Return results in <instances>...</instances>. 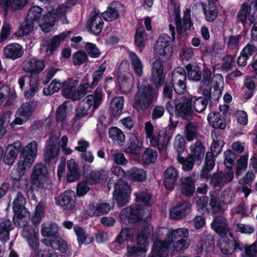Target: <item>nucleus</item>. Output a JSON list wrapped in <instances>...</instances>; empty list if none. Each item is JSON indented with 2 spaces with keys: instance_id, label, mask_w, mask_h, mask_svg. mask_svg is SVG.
Masks as SVG:
<instances>
[{
  "instance_id": "f257e3e1",
  "label": "nucleus",
  "mask_w": 257,
  "mask_h": 257,
  "mask_svg": "<svg viewBox=\"0 0 257 257\" xmlns=\"http://www.w3.org/2000/svg\"><path fill=\"white\" fill-rule=\"evenodd\" d=\"M189 230L185 227L177 229H169L165 227H160L156 231V236L158 238H162L166 236V240L169 244L172 245L173 251H181L187 249L190 246L189 240L184 238L189 236Z\"/></svg>"
},
{
  "instance_id": "f03ea898",
  "label": "nucleus",
  "mask_w": 257,
  "mask_h": 257,
  "mask_svg": "<svg viewBox=\"0 0 257 257\" xmlns=\"http://www.w3.org/2000/svg\"><path fill=\"white\" fill-rule=\"evenodd\" d=\"M176 126V123L172 124L167 127L157 129L155 132L153 125L150 122H147L145 127L146 139L151 146L157 147L159 150H162L172 138L173 130Z\"/></svg>"
},
{
  "instance_id": "7ed1b4c3",
  "label": "nucleus",
  "mask_w": 257,
  "mask_h": 257,
  "mask_svg": "<svg viewBox=\"0 0 257 257\" xmlns=\"http://www.w3.org/2000/svg\"><path fill=\"white\" fill-rule=\"evenodd\" d=\"M153 227L147 225L138 232L137 244L127 246V255L129 257H145L148 250L147 246L152 235Z\"/></svg>"
},
{
  "instance_id": "20e7f679",
  "label": "nucleus",
  "mask_w": 257,
  "mask_h": 257,
  "mask_svg": "<svg viewBox=\"0 0 257 257\" xmlns=\"http://www.w3.org/2000/svg\"><path fill=\"white\" fill-rule=\"evenodd\" d=\"M31 190L38 191L43 189H50L52 181L45 165L42 163L35 165L30 178Z\"/></svg>"
},
{
  "instance_id": "39448f33",
  "label": "nucleus",
  "mask_w": 257,
  "mask_h": 257,
  "mask_svg": "<svg viewBox=\"0 0 257 257\" xmlns=\"http://www.w3.org/2000/svg\"><path fill=\"white\" fill-rule=\"evenodd\" d=\"M37 154L38 144L35 141H31L22 149L19 161L17 164V170L20 176L24 175L26 170L31 167Z\"/></svg>"
},
{
  "instance_id": "423d86ee",
  "label": "nucleus",
  "mask_w": 257,
  "mask_h": 257,
  "mask_svg": "<svg viewBox=\"0 0 257 257\" xmlns=\"http://www.w3.org/2000/svg\"><path fill=\"white\" fill-rule=\"evenodd\" d=\"M192 101L185 96H181L175 100V107L170 101L166 104V108L170 113L174 111L176 114L188 121L192 118L193 110L191 107Z\"/></svg>"
},
{
  "instance_id": "0eeeda50",
  "label": "nucleus",
  "mask_w": 257,
  "mask_h": 257,
  "mask_svg": "<svg viewBox=\"0 0 257 257\" xmlns=\"http://www.w3.org/2000/svg\"><path fill=\"white\" fill-rule=\"evenodd\" d=\"M153 98L152 87L149 84H139L135 95L133 107L138 111H144L151 105Z\"/></svg>"
},
{
  "instance_id": "6e6552de",
  "label": "nucleus",
  "mask_w": 257,
  "mask_h": 257,
  "mask_svg": "<svg viewBox=\"0 0 257 257\" xmlns=\"http://www.w3.org/2000/svg\"><path fill=\"white\" fill-rule=\"evenodd\" d=\"M25 198L20 192L16 193V198L13 204V211L15 213L14 221L15 223L19 226H24L28 224V219L25 216L27 210L24 207Z\"/></svg>"
},
{
  "instance_id": "1a4fd4ad",
  "label": "nucleus",
  "mask_w": 257,
  "mask_h": 257,
  "mask_svg": "<svg viewBox=\"0 0 257 257\" xmlns=\"http://www.w3.org/2000/svg\"><path fill=\"white\" fill-rule=\"evenodd\" d=\"M143 216V211L138 204L131 205L123 209L119 214V218L123 223H135L140 220Z\"/></svg>"
},
{
  "instance_id": "9d476101",
  "label": "nucleus",
  "mask_w": 257,
  "mask_h": 257,
  "mask_svg": "<svg viewBox=\"0 0 257 257\" xmlns=\"http://www.w3.org/2000/svg\"><path fill=\"white\" fill-rule=\"evenodd\" d=\"M131 191L127 182L119 180L114 186L113 195L119 206H123L128 202Z\"/></svg>"
},
{
  "instance_id": "9b49d317",
  "label": "nucleus",
  "mask_w": 257,
  "mask_h": 257,
  "mask_svg": "<svg viewBox=\"0 0 257 257\" xmlns=\"http://www.w3.org/2000/svg\"><path fill=\"white\" fill-rule=\"evenodd\" d=\"M186 73L182 67L176 68L172 74V87L174 91L179 94H183L186 90Z\"/></svg>"
},
{
  "instance_id": "f8f14e48",
  "label": "nucleus",
  "mask_w": 257,
  "mask_h": 257,
  "mask_svg": "<svg viewBox=\"0 0 257 257\" xmlns=\"http://www.w3.org/2000/svg\"><path fill=\"white\" fill-rule=\"evenodd\" d=\"M78 83L79 80L74 78H68L63 81V87L62 90L63 96L73 100H80L81 94L78 92Z\"/></svg>"
},
{
  "instance_id": "ddd939ff",
  "label": "nucleus",
  "mask_w": 257,
  "mask_h": 257,
  "mask_svg": "<svg viewBox=\"0 0 257 257\" xmlns=\"http://www.w3.org/2000/svg\"><path fill=\"white\" fill-rule=\"evenodd\" d=\"M234 178V173L232 168H227L224 171L214 173L210 177V184L214 187H223L225 184L232 181Z\"/></svg>"
},
{
  "instance_id": "4468645a",
  "label": "nucleus",
  "mask_w": 257,
  "mask_h": 257,
  "mask_svg": "<svg viewBox=\"0 0 257 257\" xmlns=\"http://www.w3.org/2000/svg\"><path fill=\"white\" fill-rule=\"evenodd\" d=\"M123 67H128V64L126 62L121 63L120 67V74L117 77L119 83V88L122 93L124 94L130 93L134 85V76L131 73L121 74V71Z\"/></svg>"
},
{
  "instance_id": "2eb2a0df",
  "label": "nucleus",
  "mask_w": 257,
  "mask_h": 257,
  "mask_svg": "<svg viewBox=\"0 0 257 257\" xmlns=\"http://www.w3.org/2000/svg\"><path fill=\"white\" fill-rule=\"evenodd\" d=\"M34 109L32 105L28 102L23 103L17 111L16 118L11 123V125L14 127L16 125H22L27 122L31 117Z\"/></svg>"
},
{
  "instance_id": "dca6fc26",
  "label": "nucleus",
  "mask_w": 257,
  "mask_h": 257,
  "mask_svg": "<svg viewBox=\"0 0 257 257\" xmlns=\"http://www.w3.org/2000/svg\"><path fill=\"white\" fill-rule=\"evenodd\" d=\"M218 240V246L220 251L224 254H229L238 249L242 250L239 243L233 237V235L227 236H220Z\"/></svg>"
},
{
  "instance_id": "f3484780",
  "label": "nucleus",
  "mask_w": 257,
  "mask_h": 257,
  "mask_svg": "<svg viewBox=\"0 0 257 257\" xmlns=\"http://www.w3.org/2000/svg\"><path fill=\"white\" fill-rule=\"evenodd\" d=\"M59 138L56 136H52L44 150V158L46 161H50L58 157L60 152Z\"/></svg>"
},
{
  "instance_id": "a211bd4d",
  "label": "nucleus",
  "mask_w": 257,
  "mask_h": 257,
  "mask_svg": "<svg viewBox=\"0 0 257 257\" xmlns=\"http://www.w3.org/2000/svg\"><path fill=\"white\" fill-rule=\"evenodd\" d=\"M71 33V31H67L62 32L58 35H55L50 40H44L42 45L46 47L47 53L52 54L54 51L59 46L60 42L66 38L68 37Z\"/></svg>"
},
{
  "instance_id": "6ab92c4d",
  "label": "nucleus",
  "mask_w": 257,
  "mask_h": 257,
  "mask_svg": "<svg viewBox=\"0 0 257 257\" xmlns=\"http://www.w3.org/2000/svg\"><path fill=\"white\" fill-rule=\"evenodd\" d=\"M45 63L42 59L32 58L25 60L23 63L22 69L26 73L39 74L45 68Z\"/></svg>"
},
{
  "instance_id": "aec40b11",
  "label": "nucleus",
  "mask_w": 257,
  "mask_h": 257,
  "mask_svg": "<svg viewBox=\"0 0 257 257\" xmlns=\"http://www.w3.org/2000/svg\"><path fill=\"white\" fill-rule=\"evenodd\" d=\"M212 228L220 236H231L226 219L223 215H216L211 223Z\"/></svg>"
},
{
  "instance_id": "412c9836",
  "label": "nucleus",
  "mask_w": 257,
  "mask_h": 257,
  "mask_svg": "<svg viewBox=\"0 0 257 257\" xmlns=\"http://www.w3.org/2000/svg\"><path fill=\"white\" fill-rule=\"evenodd\" d=\"M164 78L163 61L157 59L152 64L151 80L156 86H160L163 84Z\"/></svg>"
},
{
  "instance_id": "4be33fe9",
  "label": "nucleus",
  "mask_w": 257,
  "mask_h": 257,
  "mask_svg": "<svg viewBox=\"0 0 257 257\" xmlns=\"http://www.w3.org/2000/svg\"><path fill=\"white\" fill-rule=\"evenodd\" d=\"M109 171L106 168L91 170L87 176V181L90 184L106 182L108 178Z\"/></svg>"
},
{
  "instance_id": "5701e85b",
  "label": "nucleus",
  "mask_w": 257,
  "mask_h": 257,
  "mask_svg": "<svg viewBox=\"0 0 257 257\" xmlns=\"http://www.w3.org/2000/svg\"><path fill=\"white\" fill-rule=\"evenodd\" d=\"M21 227H24L22 231L23 236L27 240L29 246L34 251H36L40 244L38 237L39 233L33 227L28 226L27 224Z\"/></svg>"
},
{
  "instance_id": "b1692460",
  "label": "nucleus",
  "mask_w": 257,
  "mask_h": 257,
  "mask_svg": "<svg viewBox=\"0 0 257 257\" xmlns=\"http://www.w3.org/2000/svg\"><path fill=\"white\" fill-rule=\"evenodd\" d=\"M173 250L172 245L169 244L168 241L158 239L153 243L151 257H168V248Z\"/></svg>"
},
{
  "instance_id": "393cba45",
  "label": "nucleus",
  "mask_w": 257,
  "mask_h": 257,
  "mask_svg": "<svg viewBox=\"0 0 257 257\" xmlns=\"http://www.w3.org/2000/svg\"><path fill=\"white\" fill-rule=\"evenodd\" d=\"M56 203L64 210L72 209L75 204L74 192L71 190L66 191L59 197Z\"/></svg>"
},
{
  "instance_id": "a878e982",
  "label": "nucleus",
  "mask_w": 257,
  "mask_h": 257,
  "mask_svg": "<svg viewBox=\"0 0 257 257\" xmlns=\"http://www.w3.org/2000/svg\"><path fill=\"white\" fill-rule=\"evenodd\" d=\"M3 52L6 58L13 60L21 58L24 54L22 46L18 43L7 45L4 48Z\"/></svg>"
},
{
  "instance_id": "bb28decb",
  "label": "nucleus",
  "mask_w": 257,
  "mask_h": 257,
  "mask_svg": "<svg viewBox=\"0 0 257 257\" xmlns=\"http://www.w3.org/2000/svg\"><path fill=\"white\" fill-rule=\"evenodd\" d=\"M179 177L178 172L174 167H169L164 172V184L167 189L172 190L176 184Z\"/></svg>"
},
{
  "instance_id": "cd10ccee",
  "label": "nucleus",
  "mask_w": 257,
  "mask_h": 257,
  "mask_svg": "<svg viewBox=\"0 0 257 257\" xmlns=\"http://www.w3.org/2000/svg\"><path fill=\"white\" fill-rule=\"evenodd\" d=\"M191 204L188 202H183L172 208L170 211V217L179 219L185 217L190 211Z\"/></svg>"
},
{
  "instance_id": "c85d7f7f",
  "label": "nucleus",
  "mask_w": 257,
  "mask_h": 257,
  "mask_svg": "<svg viewBox=\"0 0 257 257\" xmlns=\"http://www.w3.org/2000/svg\"><path fill=\"white\" fill-rule=\"evenodd\" d=\"M176 26L177 32V38H180L179 36L181 35L183 32V29L184 31L190 30L192 28V22L191 20V14L190 11L188 10L184 12L183 16V27L181 26L180 17L176 14Z\"/></svg>"
},
{
  "instance_id": "c756f323",
  "label": "nucleus",
  "mask_w": 257,
  "mask_h": 257,
  "mask_svg": "<svg viewBox=\"0 0 257 257\" xmlns=\"http://www.w3.org/2000/svg\"><path fill=\"white\" fill-rule=\"evenodd\" d=\"M143 147V142L135 134H132L125 149V152L134 155H138Z\"/></svg>"
},
{
  "instance_id": "7c9ffc66",
  "label": "nucleus",
  "mask_w": 257,
  "mask_h": 257,
  "mask_svg": "<svg viewBox=\"0 0 257 257\" xmlns=\"http://www.w3.org/2000/svg\"><path fill=\"white\" fill-rule=\"evenodd\" d=\"M103 26V21L99 14L94 12L91 14L88 21L87 27L95 34H99Z\"/></svg>"
},
{
  "instance_id": "2f4dec72",
  "label": "nucleus",
  "mask_w": 257,
  "mask_h": 257,
  "mask_svg": "<svg viewBox=\"0 0 257 257\" xmlns=\"http://www.w3.org/2000/svg\"><path fill=\"white\" fill-rule=\"evenodd\" d=\"M95 110H92V107L83 99L78 105L76 109L75 115L74 120L76 122L83 117L88 116L91 117L93 116Z\"/></svg>"
},
{
  "instance_id": "473e14b6",
  "label": "nucleus",
  "mask_w": 257,
  "mask_h": 257,
  "mask_svg": "<svg viewBox=\"0 0 257 257\" xmlns=\"http://www.w3.org/2000/svg\"><path fill=\"white\" fill-rule=\"evenodd\" d=\"M195 180L191 176L182 178L180 184V190L186 196H193L195 191Z\"/></svg>"
},
{
  "instance_id": "72a5a7b5",
  "label": "nucleus",
  "mask_w": 257,
  "mask_h": 257,
  "mask_svg": "<svg viewBox=\"0 0 257 257\" xmlns=\"http://www.w3.org/2000/svg\"><path fill=\"white\" fill-rule=\"evenodd\" d=\"M102 88L98 87L93 94L87 95L84 100L95 111L102 102Z\"/></svg>"
},
{
  "instance_id": "f704fd0d",
  "label": "nucleus",
  "mask_w": 257,
  "mask_h": 257,
  "mask_svg": "<svg viewBox=\"0 0 257 257\" xmlns=\"http://www.w3.org/2000/svg\"><path fill=\"white\" fill-rule=\"evenodd\" d=\"M132 68L135 74L139 77L143 76L144 73V65L141 59L133 51H127Z\"/></svg>"
},
{
  "instance_id": "c9c22d12",
  "label": "nucleus",
  "mask_w": 257,
  "mask_h": 257,
  "mask_svg": "<svg viewBox=\"0 0 257 257\" xmlns=\"http://www.w3.org/2000/svg\"><path fill=\"white\" fill-rule=\"evenodd\" d=\"M67 181L73 182L78 180L80 176V173L78 165L74 160L70 159L67 162Z\"/></svg>"
},
{
  "instance_id": "e433bc0d",
  "label": "nucleus",
  "mask_w": 257,
  "mask_h": 257,
  "mask_svg": "<svg viewBox=\"0 0 257 257\" xmlns=\"http://www.w3.org/2000/svg\"><path fill=\"white\" fill-rule=\"evenodd\" d=\"M207 118L210 125L215 128L224 129L226 127L224 118L218 112L209 113Z\"/></svg>"
},
{
  "instance_id": "4c0bfd02",
  "label": "nucleus",
  "mask_w": 257,
  "mask_h": 257,
  "mask_svg": "<svg viewBox=\"0 0 257 257\" xmlns=\"http://www.w3.org/2000/svg\"><path fill=\"white\" fill-rule=\"evenodd\" d=\"M108 136L113 144L118 146H122L125 139L123 132L116 127H112L109 129Z\"/></svg>"
},
{
  "instance_id": "58836bf2",
  "label": "nucleus",
  "mask_w": 257,
  "mask_h": 257,
  "mask_svg": "<svg viewBox=\"0 0 257 257\" xmlns=\"http://www.w3.org/2000/svg\"><path fill=\"white\" fill-rule=\"evenodd\" d=\"M169 29L171 34L172 38L167 34H161L155 44L158 45L160 47H162V45L166 47H171V41L172 40H174L176 38L175 28L172 24H170L169 25Z\"/></svg>"
},
{
  "instance_id": "ea45409f",
  "label": "nucleus",
  "mask_w": 257,
  "mask_h": 257,
  "mask_svg": "<svg viewBox=\"0 0 257 257\" xmlns=\"http://www.w3.org/2000/svg\"><path fill=\"white\" fill-rule=\"evenodd\" d=\"M74 230L77 236L78 244L80 246L82 244H90L93 241L94 238L93 236L87 234L82 228L76 226L74 227Z\"/></svg>"
},
{
  "instance_id": "a19ab883",
  "label": "nucleus",
  "mask_w": 257,
  "mask_h": 257,
  "mask_svg": "<svg viewBox=\"0 0 257 257\" xmlns=\"http://www.w3.org/2000/svg\"><path fill=\"white\" fill-rule=\"evenodd\" d=\"M201 4L206 20L209 22L214 21L218 16V11L215 4L208 3V6L202 3Z\"/></svg>"
},
{
  "instance_id": "79ce46f5",
  "label": "nucleus",
  "mask_w": 257,
  "mask_h": 257,
  "mask_svg": "<svg viewBox=\"0 0 257 257\" xmlns=\"http://www.w3.org/2000/svg\"><path fill=\"white\" fill-rule=\"evenodd\" d=\"M216 156L213 153L207 152L206 155L205 165L201 170V176L202 178H207L208 176V173L214 167L215 164Z\"/></svg>"
},
{
  "instance_id": "37998d69",
  "label": "nucleus",
  "mask_w": 257,
  "mask_h": 257,
  "mask_svg": "<svg viewBox=\"0 0 257 257\" xmlns=\"http://www.w3.org/2000/svg\"><path fill=\"white\" fill-rule=\"evenodd\" d=\"M124 105V99L122 96L114 97L110 104V112L114 116H117L121 114Z\"/></svg>"
},
{
  "instance_id": "c03bdc74",
  "label": "nucleus",
  "mask_w": 257,
  "mask_h": 257,
  "mask_svg": "<svg viewBox=\"0 0 257 257\" xmlns=\"http://www.w3.org/2000/svg\"><path fill=\"white\" fill-rule=\"evenodd\" d=\"M121 6V5L119 3L112 4L102 14L103 19L108 22L116 20L119 16L118 8Z\"/></svg>"
},
{
  "instance_id": "a18cd8bd",
  "label": "nucleus",
  "mask_w": 257,
  "mask_h": 257,
  "mask_svg": "<svg viewBox=\"0 0 257 257\" xmlns=\"http://www.w3.org/2000/svg\"><path fill=\"white\" fill-rule=\"evenodd\" d=\"M59 227L54 222H47L43 223L41 230L43 236H56L58 233Z\"/></svg>"
},
{
  "instance_id": "49530a36",
  "label": "nucleus",
  "mask_w": 257,
  "mask_h": 257,
  "mask_svg": "<svg viewBox=\"0 0 257 257\" xmlns=\"http://www.w3.org/2000/svg\"><path fill=\"white\" fill-rule=\"evenodd\" d=\"M212 143L210 149L213 155L217 156L222 150L224 145L222 137L220 135H217L216 133L212 134Z\"/></svg>"
},
{
  "instance_id": "de8ad7c7",
  "label": "nucleus",
  "mask_w": 257,
  "mask_h": 257,
  "mask_svg": "<svg viewBox=\"0 0 257 257\" xmlns=\"http://www.w3.org/2000/svg\"><path fill=\"white\" fill-rule=\"evenodd\" d=\"M55 21L56 18L54 14L48 13L43 16L39 25L43 31L48 32L50 31V28L54 25Z\"/></svg>"
},
{
  "instance_id": "09e8293b",
  "label": "nucleus",
  "mask_w": 257,
  "mask_h": 257,
  "mask_svg": "<svg viewBox=\"0 0 257 257\" xmlns=\"http://www.w3.org/2000/svg\"><path fill=\"white\" fill-rule=\"evenodd\" d=\"M127 177L135 181L143 182L146 180L147 174L142 168L132 167L127 171Z\"/></svg>"
},
{
  "instance_id": "8fccbe9b",
  "label": "nucleus",
  "mask_w": 257,
  "mask_h": 257,
  "mask_svg": "<svg viewBox=\"0 0 257 257\" xmlns=\"http://www.w3.org/2000/svg\"><path fill=\"white\" fill-rule=\"evenodd\" d=\"M136 202L138 205L143 206H151L153 200L149 193L146 191H140L135 193Z\"/></svg>"
},
{
  "instance_id": "3c124183",
  "label": "nucleus",
  "mask_w": 257,
  "mask_h": 257,
  "mask_svg": "<svg viewBox=\"0 0 257 257\" xmlns=\"http://www.w3.org/2000/svg\"><path fill=\"white\" fill-rule=\"evenodd\" d=\"M200 89L202 90L204 96H210V98L214 101H217L222 94V89L221 88L216 87L211 90L210 86H208L205 88L200 86Z\"/></svg>"
},
{
  "instance_id": "603ef678",
  "label": "nucleus",
  "mask_w": 257,
  "mask_h": 257,
  "mask_svg": "<svg viewBox=\"0 0 257 257\" xmlns=\"http://www.w3.org/2000/svg\"><path fill=\"white\" fill-rule=\"evenodd\" d=\"M214 248V239L210 234L205 235L203 236L200 242V252H205L212 251Z\"/></svg>"
},
{
  "instance_id": "864d4df0",
  "label": "nucleus",
  "mask_w": 257,
  "mask_h": 257,
  "mask_svg": "<svg viewBox=\"0 0 257 257\" xmlns=\"http://www.w3.org/2000/svg\"><path fill=\"white\" fill-rule=\"evenodd\" d=\"M190 150L192 157L195 160H201L203 159L205 153V148L200 141H197L191 145Z\"/></svg>"
},
{
  "instance_id": "5fc2aeb1",
  "label": "nucleus",
  "mask_w": 257,
  "mask_h": 257,
  "mask_svg": "<svg viewBox=\"0 0 257 257\" xmlns=\"http://www.w3.org/2000/svg\"><path fill=\"white\" fill-rule=\"evenodd\" d=\"M141 230L137 231L135 228H124L121 229L119 235V240L120 241H123L124 243L125 241H131L132 242L134 238L135 235L137 234Z\"/></svg>"
},
{
  "instance_id": "6e6d98bb",
  "label": "nucleus",
  "mask_w": 257,
  "mask_h": 257,
  "mask_svg": "<svg viewBox=\"0 0 257 257\" xmlns=\"http://www.w3.org/2000/svg\"><path fill=\"white\" fill-rule=\"evenodd\" d=\"M18 151L13 146H9L4 155L3 161L6 164L12 165L18 156Z\"/></svg>"
},
{
  "instance_id": "4d7b16f0",
  "label": "nucleus",
  "mask_w": 257,
  "mask_h": 257,
  "mask_svg": "<svg viewBox=\"0 0 257 257\" xmlns=\"http://www.w3.org/2000/svg\"><path fill=\"white\" fill-rule=\"evenodd\" d=\"M184 134L187 141L193 140L198 134L197 125L192 121L187 122L185 126Z\"/></svg>"
},
{
  "instance_id": "13d9d810",
  "label": "nucleus",
  "mask_w": 257,
  "mask_h": 257,
  "mask_svg": "<svg viewBox=\"0 0 257 257\" xmlns=\"http://www.w3.org/2000/svg\"><path fill=\"white\" fill-rule=\"evenodd\" d=\"M158 157V153L150 148H147L142 155V161L146 164L155 162Z\"/></svg>"
},
{
  "instance_id": "bf43d9fd",
  "label": "nucleus",
  "mask_w": 257,
  "mask_h": 257,
  "mask_svg": "<svg viewBox=\"0 0 257 257\" xmlns=\"http://www.w3.org/2000/svg\"><path fill=\"white\" fill-rule=\"evenodd\" d=\"M11 221L5 220L0 223V240L6 241L9 239L10 231L11 230Z\"/></svg>"
},
{
  "instance_id": "052dcab7",
  "label": "nucleus",
  "mask_w": 257,
  "mask_h": 257,
  "mask_svg": "<svg viewBox=\"0 0 257 257\" xmlns=\"http://www.w3.org/2000/svg\"><path fill=\"white\" fill-rule=\"evenodd\" d=\"M241 36L239 35L230 36L227 41V49L233 53H236L239 49V42Z\"/></svg>"
},
{
  "instance_id": "680f3d73",
  "label": "nucleus",
  "mask_w": 257,
  "mask_h": 257,
  "mask_svg": "<svg viewBox=\"0 0 257 257\" xmlns=\"http://www.w3.org/2000/svg\"><path fill=\"white\" fill-rule=\"evenodd\" d=\"M154 53L158 57H162V59L165 58L168 59L170 57L173 52L172 47H166L163 46L160 47L158 45H154Z\"/></svg>"
},
{
  "instance_id": "e2e57ef3",
  "label": "nucleus",
  "mask_w": 257,
  "mask_h": 257,
  "mask_svg": "<svg viewBox=\"0 0 257 257\" xmlns=\"http://www.w3.org/2000/svg\"><path fill=\"white\" fill-rule=\"evenodd\" d=\"M63 87V82L54 79L47 87L44 88L43 93L45 95H50L58 92Z\"/></svg>"
},
{
  "instance_id": "0e129e2a",
  "label": "nucleus",
  "mask_w": 257,
  "mask_h": 257,
  "mask_svg": "<svg viewBox=\"0 0 257 257\" xmlns=\"http://www.w3.org/2000/svg\"><path fill=\"white\" fill-rule=\"evenodd\" d=\"M106 69L105 62L103 63L92 74V82L91 87L92 88L96 86L101 80L103 75Z\"/></svg>"
},
{
  "instance_id": "69168bd1",
  "label": "nucleus",
  "mask_w": 257,
  "mask_h": 257,
  "mask_svg": "<svg viewBox=\"0 0 257 257\" xmlns=\"http://www.w3.org/2000/svg\"><path fill=\"white\" fill-rule=\"evenodd\" d=\"M42 9L38 6H33L30 9L27 19L32 22L38 23L42 14Z\"/></svg>"
},
{
  "instance_id": "338daca9",
  "label": "nucleus",
  "mask_w": 257,
  "mask_h": 257,
  "mask_svg": "<svg viewBox=\"0 0 257 257\" xmlns=\"http://www.w3.org/2000/svg\"><path fill=\"white\" fill-rule=\"evenodd\" d=\"M174 149L178 153V156L181 155L185 151V141L180 135H177L174 141Z\"/></svg>"
},
{
  "instance_id": "774afa93",
  "label": "nucleus",
  "mask_w": 257,
  "mask_h": 257,
  "mask_svg": "<svg viewBox=\"0 0 257 257\" xmlns=\"http://www.w3.org/2000/svg\"><path fill=\"white\" fill-rule=\"evenodd\" d=\"M186 68L188 71V77L190 79L197 81L200 80L201 71L198 67H193L191 65H188L186 66Z\"/></svg>"
}]
</instances>
